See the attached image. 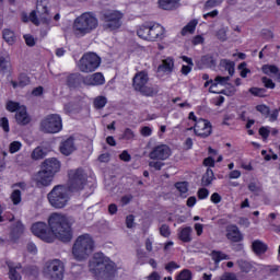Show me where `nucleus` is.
Segmentation results:
<instances>
[{"label":"nucleus","mask_w":280,"mask_h":280,"mask_svg":"<svg viewBox=\"0 0 280 280\" xmlns=\"http://www.w3.org/2000/svg\"><path fill=\"white\" fill-rule=\"evenodd\" d=\"M13 89H23L30 84V78L25 74H21L18 82H13Z\"/></svg>","instance_id":"obj_37"},{"label":"nucleus","mask_w":280,"mask_h":280,"mask_svg":"<svg viewBox=\"0 0 280 280\" xmlns=\"http://www.w3.org/2000/svg\"><path fill=\"white\" fill-rule=\"evenodd\" d=\"M95 250V241L91 234H82L77 237L72 246V256L77 261H86Z\"/></svg>","instance_id":"obj_3"},{"label":"nucleus","mask_w":280,"mask_h":280,"mask_svg":"<svg viewBox=\"0 0 280 280\" xmlns=\"http://www.w3.org/2000/svg\"><path fill=\"white\" fill-rule=\"evenodd\" d=\"M3 39L9 45H14V43L16 42V36L14 35V32L7 28L3 31Z\"/></svg>","instance_id":"obj_38"},{"label":"nucleus","mask_w":280,"mask_h":280,"mask_svg":"<svg viewBox=\"0 0 280 280\" xmlns=\"http://www.w3.org/2000/svg\"><path fill=\"white\" fill-rule=\"evenodd\" d=\"M49 2L47 0H37L36 10L32 11L30 16L27 13H22L23 23L31 21L34 25H40V23L49 24L51 18L49 16L47 5Z\"/></svg>","instance_id":"obj_7"},{"label":"nucleus","mask_w":280,"mask_h":280,"mask_svg":"<svg viewBox=\"0 0 280 280\" xmlns=\"http://www.w3.org/2000/svg\"><path fill=\"white\" fill-rule=\"evenodd\" d=\"M3 213V207L0 206V222H5V220L8 222H14V214H10V213Z\"/></svg>","instance_id":"obj_47"},{"label":"nucleus","mask_w":280,"mask_h":280,"mask_svg":"<svg viewBox=\"0 0 280 280\" xmlns=\"http://www.w3.org/2000/svg\"><path fill=\"white\" fill-rule=\"evenodd\" d=\"M261 71L265 75H277L279 73V68L275 65H264Z\"/></svg>","instance_id":"obj_33"},{"label":"nucleus","mask_w":280,"mask_h":280,"mask_svg":"<svg viewBox=\"0 0 280 280\" xmlns=\"http://www.w3.org/2000/svg\"><path fill=\"white\" fill-rule=\"evenodd\" d=\"M211 257L213 259V261H215L217 264H220V261H224V260H229L231 259V257L222 252H217L213 250L211 253Z\"/></svg>","instance_id":"obj_36"},{"label":"nucleus","mask_w":280,"mask_h":280,"mask_svg":"<svg viewBox=\"0 0 280 280\" xmlns=\"http://www.w3.org/2000/svg\"><path fill=\"white\" fill-rule=\"evenodd\" d=\"M162 10H174L178 5V0H159Z\"/></svg>","instance_id":"obj_31"},{"label":"nucleus","mask_w":280,"mask_h":280,"mask_svg":"<svg viewBox=\"0 0 280 280\" xmlns=\"http://www.w3.org/2000/svg\"><path fill=\"white\" fill-rule=\"evenodd\" d=\"M120 161H125V163H130V161L132 160V156L130 155V153H128V151H122L121 154L119 155Z\"/></svg>","instance_id":"obj_59"},{"label":"nucleus","mask_w":280,"mask_h":280,"mask_svg":"<svg viewBox=\"0 0 280 280\" xmlns=\"http://www.w3.org/2000/svg\"><path fill=\"white\" fill-rule=\"evenodd\" d=\"M249 93H252V95H256L257 97H261L264 93H266V90L258 89V88H250Z\"/></svg>","instance_id":"obj_56"},{"label":"nucleus","mask_w":280,"mask_h":280,"mask_svg":"<svg viewBox=\"0 0 280 280\" xmlns=\"http://www.w3.org/2000/svg\"><path fill=\"white\" fill-rule=\"evenodd\" d=\"M237 266L242 272H250L253 270V262L244 259L237 260Z\"/></svg>","instance_id":"obj_32"},{"label":"nucleus","mask_w":280,"mask_h":280,"mask_svg":"<svg viewBox=\"0 0 280 280\" xmlns=\"http://www.w3.org/2000/svg\"><path fill=\"white\" fill-rule=\"evenodd\" d=\"M168 156H172V149L167 144L155 145L149 153L152 161H167Z\"/></svg>","instance_id":"obj_13"},{"label":"nucleus","mask_w":280,"mask_h":280,"mask_svg":"<svg viewBox=\"0 0 280 280\" xmlns=\"http://www.w3.org/2000/svg\"><path fill=\"white\" fill-rule=\"evenodd\" d=\"M121 19H124V14L115 10L105 11L102 16L105 30H110V32L121 27Z\"/></svg>","instance_id":"obj_12"},{"label":"nucleus","mask_w":280,"mask_h":280,"mask_svg":"<svg viewBox=\"0 0 280 280\" xmlns=\"http://www.w3.org/2000/svg\"><path fill=\"white\" fill-rule=\"evenodd\" d=\"M140 135L142 137H152V128L145 126V127H142L141 130H140Z\"/></svg>","instance_id":"obj_63"},{"label":"nucleus","mask_w":280,"mask_h":280,"mask_svg":"<svg viewBox=\"0 0 280 280\" xmlns=\"http://www.w3.org/2000/svg\"><path fill=\"white\" fill-rule=\"evenodd\" d=\"M15 120L20 126H27V124L32 121V118L30 117V114H27V108L25 106L20 107L19 112H16Z\"/></svg>","instance_id":"obj_22"},{"label":"nucleus","mask_w":280,"mask_h":280,"mask_svg":"<svg viewBox=\"0 0 280 280\" xmlns=\"http://www.w3.org/2000/svg\"><path fill=\"white\" fill-rule=\"evenodd\" d=\"M23 144L20 141H13L10 143L9 152L11 154H16V152H19V150H21Z\"/></svg>","instance_id":"obj_46"},{"label":"nucleus","mask_w":280,"mask_h":280,"mask_svg":"<svg viewBox=\"0 0 280 280\" xmlns=\"http://www.w3.org/2000/svg\"><path fill=\"white\" fill-rule=\"evenodd\" d=\"M45 156H47V149L43 147H36L31 154L33 161H40V159H45Z\"/></svg>","instance_id":"obj_30"},{"label":"nucleus","mask_w":280,"mask_h":280,"mask_svg":"<svg viewBox=\"0 0 280 280\" xmlns=\"http://www.w3.org/2000/svg\"><path fill=\"white\" fill-rule=\"evenodd\" d=\"M42 170L52 174V176H56V174L60 172V161L56 158L46 159L42 163Z\"/></svg>","instance_id":"obj_15"},{"label":"nucleus","mask_w":280,"mask_h":280,"mask_svg":"<svg viewBox=\"0 0 280 280\" xmlns=\"http://www.w3.org/2000/svg\"><path fill=\"white\" fill-rule=\"evenodd\" d=\"M68 176L69 182L67 187L72 194L86 189V175L82 168L69 171Z\"/></svg>","instance_id":"obj_9"},{"label":"nucleus","mask_w":280,"mask_h":280,"mask_svg":"<svg viewBox=\"0 0 280 280\" xmlns=\"http://www.w3.org/2000/svg\"><path fill=\"white\" fill-rule=\"evenodd\" d=\"M192 232L194 230L191 229V226L180 228L178 229L177 235L180 242H184L185 244H189V242H191Z\"/></svg>","instance_id":"obj_24"},{"label":"nucleus","mask_w":280,"mask_h":280,"mask_svg":"<svg viewBox=\"0 0 280 280\" xmlns=\"http://www.w3.org/2000/svg\"><path fill=\"white\" fill-rule=\"evenodd\" d=\"M195 135L197 137H201V139H207L211 135V122L209 120L199 118L197 122H195Z\"/></svg>","instance_id":"obj_14"},{"label":"nucleus","mask_w":280,"mask_h":280,"mask_svg":"<svg viewBox=\"0 0 280 280\" xmlns=\"http://www.w3.org/2000/svg\"><path fill=\"white\" fill-rule=\"evenodd\" d=\"M165 28L161 24H154L149 26V40H156V38H163Z\"/></svg>","instance_id":"obj_23"},{"label":"nucleus","mask_w":280,"mask_h":280,"mask_svg":"<svg viewBox=\"0 0 280 280\" xmlns=\"http://www.w3.org/2000/svg\"><path fill=\"white\" fill-rule=\"evenodd\" d=\"M0 126L3 128L4 132H10V124L8 121V118L3 117L0 119Z\"/></svg>","instance_id":"obj_60"},{"label":"nucleus","mask_w":280,"mask_h":280,"mask_svg":"<svg viewBox=\"0 0 280 280\" xmlns=\"http://www.w3.org/2000/svg\"><path fill=\"white\" fill-rule=\"evenodd\" d=\"M175 187L177 190H179V194H187V191L189 190L187 188V183L186 182H178L175 184Z\"/></svg>","instance_id":"obj_50"},{"label":"nucleus","mask_w":280,"mask_h":280,"mask_svg":"<svg viewBox=\"0 0 280 280\" xmlns=\"http://www.w3.org/2000/svg\"><path fill=\"white\" fill-rule=\"evenodd\" d=\"M256 110H258V113H261V115H270V108L266 105H258L256 107Z\"/></svg>","instance_id":"obj_62"},{"label":"nucleus","mask_w":280,"mask_h":280,"mask_svg":"<svg viewBox=\"0 0 280 280\" xmlns=\"http://www.w3.org/2000/svg\"><path fill=\"white\" fill-rule=\"evenodd\" d=\"M120 139H124L125 141H135V139H137V133H135L132 129L126 128Z\"/></svg>","instance_id":"obj_41"},{"label":"nucleus","mask_w":280,"mask_h":280,"mask_svg":"<svg viewBox=\"0 0 280 280\" xmlns=\"http://www.w3.org/2000/svg\"><path fill=\"white\" fill-rule=\"evenodd\" d=\"M224 0H208L205 4L206 10H211V8H218V5H222Z\"/></svg>","instance_id":"obj_49"},{"label":"nucleus","mask_w":280,"mask_h":280,"mask_svg":"<svg viewBox=\"0 0 280 280\" xmlns=\"http://www.w3.org/2000/svg\"><path fill=\"white\" fill-rule=\"evenodd\" d=\"M252 249L255 255H264L268 250V245L262 241L256 240L252 243Z\"/></svg>","instance_id":"obj_27"},{"label":"nucleus","mask_w":280,"mask_h":280,"mask_svg":"<svg viewBox=\"0 0 280 280\" xmlns=\"http://www.w3.org/2000/svg\"><path fill=\"white\" fill-rule=\"evenodd\" d=\"M98 25L97 18L91 12H85L74 20L73 33L75 36H86V34L97 30Z\"/></svg>","instance_id":"obj_4"},{"label":"nucleus","mask_w":280,"mask_h":280,"mask_svg":"<svg viewBox=\"0 0 280 280\" xmlns=\"http://www.w3.org/2000/svg\"><path fill=\"white\" fill-rule=\"evenodd\" d=\"M43 275L47 280L65 279V262L60 259H51L46 261L43 268Z\"/></svg>","instance_id":"obj_8"},{"label":"nucleus","mask_w":280,"mask_h":280,"mask_svg":"<svg viewBox=\"0 0 280 280\" xmlns=\"http://www.w3.org/2000/svg\"><path fill=\"white\" fill-rule=\"evenodd\" d=\"M215 180V175L213 174V170L207 168L206 173L202 175L201 185L203 187H209Z\"/></svg>","instance_id":"obj_29"},{"label":"nucleus","mask_w":280,"mask_h":280,"mask_svg":"<svg viewBox=\"0 0 280 280\" xmlns=\"http://www.w3.org/2000/svg\"><path fill=\"white\" fill-rule=\"evenodd\" d=\"M48 224L49 226L45 222L34 223L31 228L33 235L47 244L54 243L56 238L60 242H71L73 238V231L67 215L52 213L48 219Z\"/></svg>","instance_id":"obj_1"},{"label":"nucleus","mask_w":280,"mask_h":280,"mask_svg":"<svg viewBox=\"0 0 280 280\" xmlns=\"http://www.w3.org/2000/svg\"><path fill=\"white\" fill-rule=\"evenodd\" d=\"M150 82V77L145 71H140L135 74L132 79V86L135 91L142 94L144 97H154V95H159L158 85H148Z\"/></svg>","instance_id":"obj_5"},{"label":"nucleus","mask_w":280,"mask_h":280,"mask_svg":"<svg viewBox=\"0 0 280 280\" xmlns=\"http://www.w3.org/2000/svg\"><path fill=\"white\" fill-rule=\"evenodd\" d=\"M226 237L230 242H242L244 237L242 236V232H240V228L237 225H229L226 228Z\"/></svg>","instance_id":"obj_21"},{"label":"nucleus","mask_w":280,"mask_h":280,"mask_svg":"<svg viewBox=\"0 0 280 280\" xmlns=\"http://www.w3.org/2000/svg\"><path fill=\"white\" fill-rule=\"evenodd\" d=\"M163 165H165V163L161 161L149 162V167H153V170H156V171H161L163 168Z\"/></svg>","instance_id":"obj_55"},{"label":"nucleus","mask_w":280,"mask_h":280,"mask_svg":"<svg viewBox=\"0 0 280 280\" xmlns=\"http://www.w3.org/2000/svg\"><path fill=\"white\" fill-rule=\"evenodd\" d=\"M247 187L253 194H259L261 191V186L255 182L249 183Z\"/></svg>","instance_id":"obj_51"},{"label":"nucleus","mask_w":280,"mask_h":280,"mask_svg":"<svg viewBox=\"0 0 280 280\" xmlns=\"http://www.w3.org/2000/svg\"><path fill=\"white\" fill-rule=\"evenodd\" d=\"M89 268L95 277H103L104 279H110V277H115V272H117L115 262L103 253L94 254L93 258L90 260Z\"/></svg>","instance_id":"obj_2"},{"label":"nucleus","mask_w":280,"mask_h":280,"mask_svg":"<svg viewBox=\"0 0 280 280\" xmlns=\"http://www.w3.org/2000/svg\"><path fill=\"white\" fill-rule=\"evenodd\" d=\"M196 25H198V21L192 20L182 30V36H187V34H194L196 32Z\"/></svg>","instance_id":"obj_34"},{"label":"nucleus","mask_w":280,"mask_h":280,"mask_svg":"<svg viewBox=\"0 0 280 280\" xmlns=\"http://www.w3.org/2000/svg\"><path fill=\"white\" fill-rule=\"evenodd\" d=\"M259 135L260 137H262V139H268V137H270V130L268 129V127H261L259 129Z\"/></svg>","instance_id":"obj_64"},{"label":"nucleus","mask_w":280,"mask_h":280,"mask_svg":"<svg viewBox=\"0 0 280 280\" xmlns=\"http://www.w3.org/2000/svg\"><path fill=\"white\" fill-rule=\"evenodd\" d=\"M220 280H238L237 275L233 272H225L221 276Z\"/></svg>","instance_id":"obj_57"},{"label":"nucleus","mask_w":280,"mask_h":280,"mask_svg":"<svg viewBox=\"0 0 280 280\" xmlns=\"http://www.w3.org/2000/svg\"><path fill=\"white\" fill-rule=\"evenodd\" d=\"M201 63L203 65V67L211 69L215 67V59H213V57L210 55H206L201 58Z\"/></svg>","instance_id":"obj_42"},{"label":"nucleus","mask_w":280,"mask_h":280,"mask_svg":"<svg viewBox=\"0 0 280 280\" xmlns=\"http://www.w3.org/2000/svg\"><path fill=\"white\" fill-rule=\"evenodd\" d=\"M54 180V174L48 173V171H45L42 168L36 175H35V182L37 185H42V187H49Z\"/></svg>","instance_id":"obj_17"},{"label":"nucleus","mask_w":280,"mask_h":280,"mask_svg":"<svg viewBox=\"0 0 280 280\" xmlns=\"http://www.w3.org/2000/svg\"><path fill=\"white\" fill-rule=\"evenodd\" d=\"M25 43L28 47H34L36 45V39L32 35H24Z\"/></svg>","instance_id":"obj_61"},{"label":"nucleus","mask_w":280,"mask_h":280,"mask_svg":"<svg viewBox=\"0 0 280 280\" xmlns=\"http://www.w3.org/2000/svg\"><path fill=\"white\" fill-rule=\"evenodd\" d=\"M40 130L46 135H56L62 130V118L58 114L46 116L40 122Z\"/></svg>","instance_id":"obj_11"},{"label":"nucleus","mask_w":280,"mask_h":280,"mask_svg":"<svg viewBox=\"0 0 280 280\" xmlns=\"http://www.w3.org/2000/svg\"><path fill=\"white\" fill-rule=\"evenodd\" d=\"M261 82L266 89H275V82L272 79H269L268 77H262Z\"/></svg>","instance_id":"obj_52"},{"label":"nucleus","mask_w":280,"mask_h":280,"mask_svg":"<svg viewBox=\"0 0 280 280\" xmlns=\"http://www.w3.org/2000/svg\"><path fill=\"white\" fill-rule=\"evenodd\" d=\"M67 82L70 89H77L79 84L84 82V77H82L80 73L70 74L67 79Z\"/></svg>","instance_id":"obj_28"},{"label":"nucleus","mask_w":280,"mask_h":280,"mask_svg":"<svg viewBox=\"0 0 280 280\" xmlns=\"http://www.w3.org/2000/svg\"><path fill=\"white\" fill-rule=\"evenodd\" d=\"M160 234L162 235V237H170V235H172V232L170 231V225L163 224L160 228Z\"/></svg>","instance_id":"obj_53"},{"label":"nucleus","mask_w":280,"mask_h":280,"mask_svg":"<svg viewBox=\"0 0 280 280\" xmlns=\"http://www.w3.org/2000/svg\"><path fill=\"white\" fill-rule=\"evenodd\" d=\"M229 80H231V77H220L218 75L214 79V83H212V85H210V93H220L218 92V84H220L221 86H226V84H229Z\"/></svg>","instance_id":"obj_25"},{"label":"nucleus","mask_w":280,"mask_h":280,"mask_svg":"<svg viewBox=\"0 0 280 280\" xmlns=\"http://www.w3.org/2000/svg\"><path fill=\"white\" fill-rule=\"evenodd\" d=\"M94 108H96L97 110L104 108V106H106V104H108V98H106L105 96H97L94 98Z\"/></svg>","instance_id":"obj_40"},{"label":"nucleus","mask_w":280,"mask_h":280,"mask_svg":"<svg viewBox=\"0 0 280 280\" xmlns=\"http://www.w3.org/2000/svg\"><path fill=\"white\" fill-rule=\"evenodd\" d=\"M100 65H102V58L97 54L85 52L79 60L78 68L82 73H93V71L100 69Z\"/></svg>","instance_id":"obj_10"},{"label":"nucleus","mask_w":280,"mask_h":280,"mask_svg":"<svg viewBox=\"0 0 280 280\" xmlns=\"http://www.w3.org/2000/svg\"><path fill=\"white\" fill-rule=\"evenodd\" d=\"M210 200L213 202V205H220V202H222V196H220L218 192H213L210 197Z\"/></svg>","instance_id":"obj_58"},{"label":"nucleus","mask_w":280,"mask_h":280,"mask_svg":"<svg viewBox=\"0 0 280 280\" xmlns=\"http://www.w3.org/2000/svg\"><path fill=\"white\" fill-rule=\"evenodd\" d=\"M176 280H191V271L189 269H184L176 277Z\"/></svg>","instance_id":"obj_48"},{"label":"nucleus","mask_w":280,"mask_h":280,"mask_svg":"<svg viewBox=\"0 0 280 280\" xmlns=\"http://www.w3.org/2000/svg\"><path fill=\"white\" fill-rule=\"evenodd\" d=\"M197 196L199 200H206V198H209V189L200 188L197 192Z\"/></svg>","instance_id":"obj_54"},{"label":"nucleus","mask_w":280,"mask_h":280,"mask_svg":"<svg viewBox=\"0 0 280 280\" xmlns=\"http://www.w3.org/2000/svg\"><path fill=\"white\" fill-rule=\"evenodd\" d=\"M23 105L19 104L18 102L9 101L7 103V110L9 113H19Z\"/></svg>","instance_id":"obj_44"},{"label":"nucleus","mask_w":280,"mask_h":280,"mask_svg":"<svg viewBox=\"0 0 280 280\" xmlns=\"http://www.w3.org/2000/svg\"><path fill=\"white\" fill-rule=\"evenodd\" d=\"M59 150L65 156H69L75 152V142L73 138H68L60 143Z\"/></svg>","instance_id":"obj_19"},{"label":"nucleus","mask_w":280,"mask_h":280,"mask_svg":"<svg viewBox=\"0 0 280 280\" xmlns=\"http://www.w3.org/2000/svg\"><path fill=\"white\" fill-rule=\"evenodd\" d=\"M69 191L71 190L65 185L55 186L47 195L49 205L54 209H65L69 205V200H71Z\"/></svg>","instance_id":"obj_6"},{"label":"nucleus","mask_w":280,"mask_h":280,"mask_svg":"<svg viewBox=\"0 0 280 280\" xmlns=\"http://www.w3.org/2000/svg\"><path fill=\"white\" fill-rule=\"evenodd\" d=\"M10 199L15 207L19 206V203L23 200L21 190L14 189L10 195Z\"/></svg>","instance_id":"obj_39"},{"label":"nucleus","mask_w":280,"mask_h":280,"mask_svg":"<svg viewBox=\"0 0 280 280\" xmlns=\"http://www.w3.org/2000/svg\"><path fill=\"white\" fill-rule=\"evenodd\" d=\"M137 35L143 40H150V26L142 25L138 28Z\"/></svg>","instance_id":"obj_35"},{"label":"nucleus","mask_w":280,"mask_h":280,"mask_svg":"<svg viewBox=\"0 0 280 280\" xmlns=\"http://www.w3.org/2000/svg\"><path fill=\"white\" fill-rule=\"evenodd\" d=\"M222 65L224 66L225 70L229 72L230 75H233L235 73V62L224 59L222 61Z\"/></svg>","instance_id":"obj_45"},{"label":"nucleus","mask_w":280,"mask_h":280,"mask_svg":"<svg viewBox=\"0 0 280 280\" xmlns=\"http://www.w3.org/2000/svg\"><path fill=\"white\" fill-rule=\"evenodd\" d=\"M228 32H229V28L226 26H222L221 28H219L215 33L218 40H221V43L226 42L229 38L226 36Z\"/></svg>","instance_id":"obj_43"},{"label":"nucleus","mask_w":280,"mask_h":280,"mask_svg":"<svg viewBox=\"0 0 280 280\" xmlns=\"http://www.w3.org/2000/svg\"><path fill=\"white\" fill-rule=\"evenodd\" d=\"M174 69V59L166 58L162 61V65L159 66L158 71L160 73H172Z\"/></svg>","instance_id":"obj_26"},{"label":"nucleus","mask_w":280,"mask_h":280,"mask_svg":"<svg viewBox=\"0 0 280 280\" xmlns=\"http://www.w3.org/2000/svg\"><path fill=\"white\" fill-rule=\"evenodd\" d=\"M25 233V225L21 220H16L10 225L9 237L12 242H16Z\"/></svg>","instance_id":"obj_16"},{"label":"nucleus","mask_w":280,"mask_h":280,"mask_svg":"<svg viewBox=\"0 0 280 280\" xmlns=\"http://www.w3.org/2000/svg\"><path fill=\"white\" fill-rule=\"evenodd\" d=\"M7 266L9 268V279L11 280H21L22 276L21 272H23V267L21 264L14 265L12 261H7Z\"/></svg>","instance_id":"obj_20"},{"label":"nucleus","mask_w":280,"mask_h":280,"mask_svg":"<svg viewBox=\"0 0 280 280\" xmlns=\"http://www.w3.org/2000/svg\"><path fill=\"white\" fill-rule=\"evenodd\" d=\"M105 82L106 79H104V74H102V72L86 75L83 79V83H85L88 86H102V84H104Z\"/></svg>","instance_id":"obj_18"}]
</instances>
